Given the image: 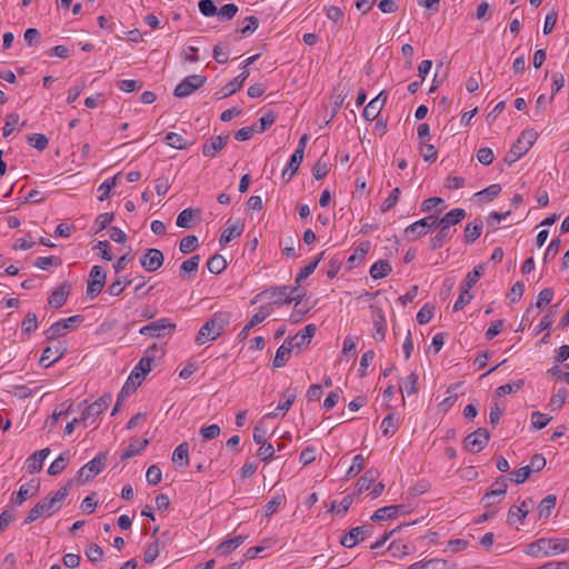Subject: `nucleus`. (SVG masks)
I'll list each match as a JSON object with an SVG mask.
<instances>
[{
	"label": "nucleus",
	"instance_id": "nucleus-9",
	"mask_svg": "<svg viewBox=\"0 0 569 569\" xmlns=\"http://www.w3.org/2000/svg\"><path fill=\"white\" fill-rule=\"evenodd\" d=\"M207 81V77L200 74H191L186 77L176 88L173 94L178 98H184L194 90L202 87Z\"/></svg>",
	"mask_w": 569,
	"mask_h": 569
},
{
	"label": "nucleus",
	"instance_id": "nucleus-29",
	"mask_svg": "<svg viewBox=\"0 0 569 569\" xmlns=\"http://www.w3.org/2000/svg\"><path fill=\"white\" fill-rule=\"evenodd\" d=\"M50 453L49 448L41 449L39 451H36L29 459H28V471L30 473L38 472L43 467V461Z\"/></svg>",
	"mask_w": 569,
	"mask_h": 569
},
{
	"label": "nucleus",
	"instance_id": "nucleus-21",
	"mask_svg": "<svg viewBox=\"0 0 569 569\" xmlns=\"http://www.w3.org/2000/svg\"><path fill=\"white\" fill-rule=\"evenodd\" d=\"M152 361L153 358L151 357H142L138 365L133 368L131 375L129 376V380L132 382L133 387L136 385H141L142 380L144 379V376L151 370Z\"/></svg>",
	"mask_w": 569,
	"mask_h": 569
},
{
	"label": "nucleus",
	"instance_id": "nucleus-59",
	"mask_svg": "<svg viewBox=\"0 0 569 569\" xmlns=\"http://www.w3.org/2000/svg\"><path fill=\"white\" fill-rule=\"evenodd\" d=\"M159 552H160V548H159V541L156 540L153 542H151L150 545H148L146 551H144V555H143V560L144 562L147 563H152L157 557L159 556Z\"/></svg>",
	"mask_w": 569,
	"mask_h": 569
},
{
	"label": "nucleus",
	"instance_id": "nucleus-47",
	"mask_svg": "<svg viewBox=\"0 0 569 569\" xmlns=\"http://www.w3.org/2000/svg\"><path fill=\"white\" fill-rule=\"evenodd\" d=\"M568 396V391L566 388H560L551 398L549 401V407L551 410H559L562 408V406L566 402Z\"/></svg>",
	"mask_w": 569,
	"mask_h": 569
},
{
	"label": "nucleus",
	"instance_id": "nucleus-10",
	"mask_svg": "<svg viewBox=\"0 0 569 569\" xmlns=\"http://www.w3.org/2000/svg\"><path fill=\"white\" fill-rule=\"evenodd\" d=\"M490 438L489 431L486 428H478L465 438L463 447L470 452H480Z\"/></svg>",
	"mask_w": 569,
	"mask_h": 569
},
{
	"label": "nucleus",
	"instance_id": "nucleus-35",
	"mask_svg": "<svg viewBox=\"0 0 569 569\" xmlns=\"http://www.w3.org/2000/svg\"><path fill=\"white\" fill-rule=\"evenodd\" d=\"M392 271L391 264L387 260H378L370 268V276L373 279H382Z\"/></svg>",
	"mask_w": 569,
	"mask_h": 569
},
{
	"label": "nucleus",
	"instance_id": "nucleus-58",
	"mask_svg": "<svg viewBox=\"0 0 569 569\" xmlns=\"http://www.w3.org/2000/svg\"><path fill=\"white\" fill-rule=\"evenodd\" d=\"M86 556L92 562H99L102 560L103 550L97 543H90L86 549Z\"/></svg>",
	"mask_w": 569,
	"mask_h": 569
},
{
	"label": "nucleus",
	"instance_id": "nucleus-19",
	"mask_svg": "<svg viewBox=\"0 0 569 569\" xmlns=\"http://www.w3.org/2000/svg\"><path fill=\"white\" fill-rule=\"evenodd\" d=\"M248 77L249 70H242L239 76H237L232 81L228 82L223 88H221V90L216 92V98L220 100L233 94L241 89Z\"/></svg>",
	"mask_w": 569,
	"mask_h": 569
},
{
	"label": "nucleus",
	"instance_id": "nucleus-13",
	"mask_svg": "<svg viewBox=\"0 0 569 569\" xmlns=\"http://www.w3.org/2000/svg\"><path fill=\"white\" fill-rule=\"evenodd\" d=\"M164 256L161 250L150 248L140 257L141 267L148 272H154L163 264Z\"/></svg>",
	"mask_w": 569,
	"mask_h": 569
},
{
	"label": "nucleus",
	"instance_id": "nucleus-6",
	"mask_svg": "<svg viewBox=\"0 0 569 569\" xmlns=\"http://www.w3.org/2000/svg\"><path fill=\"white\" fill-rule=\"evenodd\" d=\"M438 216L429 214L405 229L406 236L410 240H416L422 236H426L431 228L437 227Z\"/></svg>",
	"mask_w": 569,
	"mask_h": 569
},
{
	"label": "nucleus",
	"instance_id": "nucleus-20",
	"mask_svg": "<svg viewBox=\"0 0 569 569\" xmlns=\"http://www.w3.org/2000/svg\"><path fill=\"white\" fill-rule=\"evenodd\" d=\"M229 136H217L208 139L202 144V154L204 157L214 158L227 144Z\"/></svg>",
	"mask_w": 569,
	"mask_h": 569
},
{
	"label": "nucleus",
	"instance_id": "nucleus-51",
	"mask_svg": "<svg viewBox=\"0 0 569 569\" xmlns=\"http://www.w3.org/2000/svg\"><path fill=\"white\" fill-rule=\"evenodd\" d=\"M38 328V320L36 313L29 312L21 323V331L30 335Z\"/></svg>",
	"mask_w": 569,
	"mask_h": 569
},
{
	"label": "nucleus",
	"instance_id": "nucleus-43",
	"mask_svg": "<svg viewBox=\"0 0 569 569\" xmlns=\"http://www.w3.org/2000/svg\"><path fill=\"white\" fill-rule=\"evenodd\" d=\"M418 376L415 372H411L408 377H406L400 383L401 392H406L408 396L413 395L418 391Z\"/></svg>",
	"mask_w": 569,
	"mask_h": 569
},
{
	"label": "nucleus",
	"instance_id": "nucleus-31",
	"mask_svg": "<svg viewBox=\"0 0 569 569\" xmlns=\"http://www.w3.org/2000/svg\"><path fill=\"white\" fill-rule=\"evenodd\" d=\"M292 350L293 348H291V346H289L284 341L283 345H281L276 352V356L272 361V367L277 369L286 366V363L290 359Z\"/></svg>",
	"mask_w": 569,
	"mask_h": 569
},
{
	"label": "nucleus",
	"instance_id": "nucleus-23",
	"mask_svg": "<svg viewBox=\"0 0 569 569\" xmlns=\"http://www.w3.org/2000/svg\"><path fill=\"white\" fill-rule=\"evenodd\" d=\"M66 351L67 348L62 343H59V346H56L54 348L47 347L42 352L39 365L48 368L50 365L62 358Z\"/></svg>",
	"mask_w": 569,
	"mask_h": 569
},
{
	"label": "nucleus",
	"instance_id": "nucleus-5",
	"mask_svg": "<svg viewBox=\"0 0 569 569\" xmlns=\"http://www.w3.org/2000/svg\"><path fill=\"white\" fill-rule=\"evenodd\" d=\"M272 296L276 297L274 303H290L295 301L297 305L300 303L306 296L303 290H300L298 286L289 287H273L271 288Z\"/></svg>",
	"mask_w": 569,
	"mask_h": 569
},
{
	"label": "nucleus",
	"instance_id": "nucleus-46",
	"mask_svg": "<svg viewBox=\"0 0 569 569\" xmlns=\"http://www.w3.org/2000/svg\"><path fill=\"white\" fill-rule=\"evenodd\" d=\"M69 462V457L64 453H61L56 460L51 462L48 469V473L51 476H57L61 471H63Z\"/></svg>",
	"mask_w": 569,
	"mask_h": 569
},
{
	"label": "nucleus",
	"instance_id": "nucleus-40",
	"mask_svg": "<svg viewBox=\"0 0 569 569\" xmlns=\"http://www.w3.org/2000/svg\"><path fill=\"white\" fill-rule=\"evenodd\" d=\"M242 231H243V228L240 224H233V226L227 227L220 236V239H219L220 244H227V243L231 242L233 239L239 237L242 233Z\"/></svg>",
	"mask_w": 569,
	"mask_h": 569
},
{
	"label": "nucleus",
	"instance_id": "nucleus-2",
	"mask_svg": "<svg viewBox=\"0 0 569 569\" xmlns=\"http://www.w3.org/2000/svg\"><path fill=\"white\" fill-rule=\"evenodd\" d=\"M569 551V538H540L526 548L531 557H550Z\"/></svg>",
	"mask_w": 569,
	"mask_h": 569
},
{
	"label": "nucleus",
	"instance_id": "nucleus-61",
	"mask_svg": "<svg viewBox=\"0 0 569 569\" xmlns=\"http://www.w3.org/2000/svg\"><path fill=\"white\" fill-rule=\"evenodd\" d=\"M365 467V458L361 455L353 457L352 465L347 471V478L357 476Z\"/></svg>",
	"mask_w": 569,
	"mask_h": 569
},
{
	"label": "nucleus",
	"instance_id": "nucleus-28",
	"mask_svg": "<svg viewBox=\"0 0 569 569\" xmlns=\"http://www.w3.org/2000/svg\"><path fill=\"white\" fill-rule=\"evenodd\" d=\"M201 258L199 254H194L183 261L180 266V276L182 279L191 278L199 269Z\"/></svg>",
	"mask_w": 569,
	"mask_h": 569
},
{
	"label": "nucleus",
	"instance_id": "nucleus-42",
	"mask_svg": "<svg viewBox=\"0 0 569 569\" xmlns=\"http://www.w3.org/2000/svg\"><path fill=\"white\" fill-rule=\"evenodd\" d=\"M120 174L121 173H117L116 176H113L110 179H107L103 183H101L99 186V188H98V192H99L98 200L99 201H104L106 199L109 198L110 191L112 188H114L117 186V180L120 177Z\"/></svg>",
	"mask_w": 569,
	"mask_h": 569
},
{
	"label": "nucleus",
	"instance_id": "nucleus-8",
	"mask_svg": "<svg viewBox=\"0 0 569 569\" xmlns=\"http://www.w3.org/2000/svg\"><path fill=\"white\" fill-rule=\"evenodd\" d=\"M174 329H176V323H173L170 319L160 318V319L140 328L139 332H140V335H143V336L161 338L167 335L166 331L171 332Z\"/></svg>",
	"mask_w": 569,
	"mask_h": 569
},
{
	"label": "nucleus",
	"instance_id": "nucleus-48",
	"mask_svg": "<svg viewBox=\"0 0 569 569\" xmlns=\"http://www.w3.org/2000/svg\"><path fill=\"white\" fill-rule=\"evenodd\" d=\"M398 428V420L395 415L390 413L386 416L381 422V429L383 436H392Z\"/></svg>",
	"mask_w": 569,
	"mask_h": 569
},
{
	"label": "nucleus",
	"instance_id": "nucleus-54",
	"mask_svg": "<svg viewBox=\"0 0 569 569\" xmlns=\"http://www.w3.org/2000/svg\"><path fill=\"white\" fill-rule=\"evenodd\" d=\"M425 569H453V566L445 559L432 558L422 560Z\"/></svg>",
	"mask_w": 569,
	"mask_h": 569
},
{
	"label": "nucleus",
	"instance_id": "nucleus-34",
	"mask_svg": "<svg viewBox=\"0 0 569 569\" xmlns=\"http://www.w3.org/2000/svg\"><path fill=\"white\" fill-rule=\"evenodd\" d=\"M172 461L179 467H187L189 465V445L188 442L180 443L172 453Z\"/></svg>",
	"mask_w": 569,
	"mask_h": 569
},
{
	"label": "nucleus",
	"instance_id": "nucleus-50",
	"mask_svg": "<svg viewBox=\"0 0 569 569\" xmlns=\"http://www.w3.org/2000/svg\"><path fill=\"white\" fill-rule=\"evenodd\" d=\"M439 230L435 237L430 239V248L431 250H437L441 248L445 243V241L450 238L451 231H448L441 227H438Z\"/></svg>",
	"mask_w": 569,
	"mask_h": 569
},
{
	"label": "nucleus",
	"instance_id": "nucleus-53",
	"mask_svg": "<svg viewBox=\"0 0 569 569\" xmlns=\"http://www.w3.org/2000/svg\"><path fill=\"white\" fill-rule=\"evenodd\" d=\"M28 141H29V143L33 148H36V149H38L40 151L44 150L48 147V143H49L48 138L44 134H42V133H32V134H30L28 137Z\"/></svg>",
	"mask_w": 569,
	"mask_h": 569
},
{
	"label": "nucleus",
	"instance_id": "nucleus-7",
	"mask_svg": "<svg viewBox=\"0 0 569 569\" xmlns=\"http://www.w3.org/2000/svg\"><path fill=\"white\" fill-rule=\"evenodd\" d=\"M106 463L107 455L102 452L98 453L78 471V481L83 483L94 478L104 468Z\"/></svg>",
	"mask_w": 569,
	"mask_h": 569
},
{
	"label": "nucleus",
	"instance_id": "nucleus-25",
	"mask_svg": "<svg viewBox=\"0 0 569 569\" xmlns=\"http://www.w3.org/2000/svg\"><path fill=\"white\" fill-rule=\"evenodd\" d=\"M70 293V286L68 283L60 284L49 297V305L54 309L61 308Z\"/></svg>",
	"mask_w": 569,
	"mask_h": 569
},
{
	"label": "nucleus",
	"instance_id": "nucleus-15",
	"mask_svg": "<svg viewBox=\"0 0 569 569\" xmlns=\"http://www.w3.org/2000/svg\"><path fill=\"white\" fill-rule=\"evenodd\" d=\"M298 395L297 388L289 387L282 393V400L279 402L278 407L274 411L266 415V418H277L279 416H284V413L291 408Z\"/></svg>",
	"mask_w": 569,
	"mask_h": 569
},
{
	"label": "nucleus",
	"instance_id": "nucleus-49",
	"mask_svg": "<svg viewBox=\"0 0 569 569\" xmlns=\"http://www.w3.org/2000/svg\"><path fill=\"white\" fill-rule=\"evenodd\" d=\"M483 272L485 270L481 264L476 266L472 271L468 272L462 288H468V290H470L477 283Z\"/></svg>",
	"mask_w": 569,
	"mask_h": 569
},
{
	"label": "nucleus",
	"instance_id": "nucleus-63",
	"mask_svg": "<svg viewBox=\"0 0 569 569\" xmlns=\"http://www.w3.org/2000/svg\"><path fill=\"white\" fill-rule=\"evenodd\" d=\"M433 307L430 305H425L417 313V321L420 325L428 323L433 317Z\"/></svg>",
	"mask_w": 569,
	"mask_h": 569
},
{
	"label": "nucleus",
	"instance_id": "nucleus-16",
	"mask_svg": "<svg viewBox=\"0 0 569 569\" xmlns=\"http://www.w3.org/2000/svg\"><path fill=\"white\" fill-rule=\"evenodd\" d=\"M316 330V325H308L302 330H300L296 336L288 338L286 342L293 349H301L303 347H307L311 342V339L315 336Z\"/></svg>",
	"mask_w": 569,
	"mask_h": 569
},
{
	"label": "nucleus",
	"instance_id": "nucleus-45",
	"mask_svg": "<svg viewBox=\"0 0 569 569\" xmlns=\"http://www.w3.org/2000/svg\"><path fill=\"white\" fill-rule=\"evenodd\" d=\"M525 385L522 379L516 380L506 385H502L496 389V393L498 397H502L505 395L518 392Z\"/></svg>",
	"mask_w": 569,
	"mask_h": 569
},
{
	"label": "nucleus",
	"instance_id": "nucleus-38",
	"mask_svg": "<svg viewBox=\"0 0 569 569\" xmlns=\"http://www.w3.org/2000/svg\"><path fill=\"white\" fill-rule=\"evenodd\" d=\"M378 472L375 470H367L357 481V489L362 493L370 489L371 485L376 481Z\"/></svg>",
	"mask_w": 569,
	"mask_h": 569
},
{
	"label": "nucleus",
	"instance_id": "nucleus-17",
	"mask_svg": "<svg viewBox=\"0 0 569 569\" xmlns=\"http://www.w3.org/2000/svg\"><path fill=\"white\" fill-rule=\"evenodd\" d=\"M371 526L355 527L341 538L340 542L346 548H353L371 532Z\"/></svg>",
	"mask_w": 569,
	"mask_h": 569
},
{
	"label": "nucleus",
	"instance_id": "nucleus-27",
	"mask_svg": "<svg viewBox=\"0 0 569 569\" xmlns=\"http://www.w3.org/2000/svg\"><path fill=\"white\" fill-rule=\"evenodd\" d=\"M533 506V500H523L520 506H511L508 511V522L512 523V519L517 518L520 522L525 520L529 512V507Z\"/></svg>",
	"mask_w": 569,
	"mask_h": 569
},
{
	"label": "nucleus",
	"instance_id": "nucleus-26",
	"mask_svg": "<svg viewBox=\"0 0 569 569\" xmlns=\"http://www.w3.org/2000/svg\"><path fill=\"white\" fill-rule=\"evenodd\" d=\"M405 506L402 505H391L387 507L379 508L375 511V513L371 516L372 521H383L388 519L397 518L400 510H402Z\"/></svg>",
	"mask_w": 569,
	"mask_h": 569
},
{
	"label": "nucleus",
	"instance_id": "nucleus-36",
	"mask_svg": "<svg viewBox=\"0 0 569 569\" xmlns=\"http://www.w3.org/2000/svg\"><path fill=\"white\" fill-rule=\"evenodd\" d=\"M557 502V497L555 495H548L546 498L541 500L538 506V515L539 518H549L551 511L555 509Z\"/></svg>",
	"mask_w": 569,
	"mask_h": 569
},
{
	"label": "nucleus",
	"instance_id": "nucleus-62",
	"mask_svg": "<svg viewBox=\"0 0 569 569\" xmlns=\"http://www.w3.org/2000/svg\"><path fill=\"white\" fill-rule=\"evenodd\" d=\"M146 478L150 485L156 486L161 481L162 472L158 466L152 465L148 468Z\"/></svg>",
	"mask_w": 569,
	"mask_h": 569
},
{
	"label": "nucleus",
	"instance_id": "nucleus-14",
	"mask_svg": "<svg viewBox=\"0 0 569 569\" xmlns=\"http://www.w3.org/2000/svg\"><path fill=\"white\" fill-rule=\"evenodd\" d=\"M58 510H60V506H54L53 501H50L49 498H46L41 501H39L28 513L27 518L24 519V523H31L39 519L41 516L47 515L51 516L56 513Z\"/></svg>",
	"mask_w": 569,
	"mask_h": 569
},
{
	"label": "nucleus",
	"instance_id": "nucleus-33",
	"mask_svg": "<svg viewBox=\"0 0 569 569\" xmlns=\"http://www.w3.org/2000/svg\"><path fill=\"white\" fill-rule=\"evenodd\" d=\"M483 223L481 220L468 223L465 229L463 240L466 243H473L481 234Z\"/></svg>",
	"mask_w": 569,
	"mask_h": 569
},
{
	"label": "nucleus",
	"instance_id": "nucleus-4",
	"mask_svg": "<svg viewBox=\"0 0 569 569\" xmlns=\"http://www.w3.org/2000/svg\"><path fill=\"white\" fill-rule=\"evenodd\" d=\"M112 401L111 393H104L98 400L89 405L82 412L80 420L88 427L96 422L97 418L109 407Z\"/></svg>",
	"mask_w": 569,
	"mask_h": 569
},
{
	"label": "nucleus",
	"instance_id": "nucleus-12",
	"mask_svg": "<svg viewBox=\"0 0 569 569\" xmlns=\"http://www.w3.org/2000/svg\"><path fill=\"white\" fill-rule=\"evenodd\" d=\"M81 321H82V317L79 315L72 316V317H69L66 319H61V320L54 322L53 325H51L50 328L46 330L44 335H46L47 339H49V340L57 339L63 335L64 330L72 329V328L77 327L78 325L81 323Z\"/></svg>",
	"mask_w": 569,
	"mask_h": 569
},
{
	"label": "nucleus",
	"instance_id": "nucleus-18",
	"mask_svg": "<svg viewBox=\"0 0 569 569\" xmlns=\"http://www.w3.org/2000/svg\"><path fill=\"white\" fill-rule=\"evenodd\" d=\"M388 99V94L382 91L376 98H373L363 110V117L368 121L377 119L382 108L385 107Z\"/></svg>",
	"mask_w": 569,
	"mask_h": 569
},
{
	"label": "nucleus",
	"instance_id": "nucleus-22",
	"mask_svg": "<svg viewBox=\"0 0 569 569\" xmlns=\"http://www.w3.org/2000/svg\"><path fill=\"white\" fill-rule=\"evenodd\" d=\"M466 217L465 209L455 208L447 212L442 218L438 217L437 227H441L448 231H451L452 226L458 224Z\"/></svg>",
	"mask_w": 569,
	"mask_h": 569
},
{
	"label": "nucleus",
	"instance_id": "nucleus-30",
	"mask_svg": "<svg viewBox=\"0 0 569 569\" xmlns=\"http://www.w3.org/2000/svg\"><path fill=\"white\" fill-rule=\"evenodd\" d=\"M247 539V536H236L231 539H227L222 541L218 547L217 551L222 556L230 555L233 550H236L239 546H241Z\"/></svg>",
	"mask_w": 569,
	"mask_h": 569
},
{
	"label": "nucleus",
	"instance_id": "nucleus-41",
	"mask_svg": "<svg viewBox=\"0 0 569 569\" xmlns=\"http://www.w3.org/2000/svg\"><path fill=\"white\" fill-rule=\"evenodd\" d=\"M207 268L209 272L219 274L227 268V261L222 256L214 254L208 260Z\"/></svg>",
	"mask_w": 569,
	"mask_h": 569
},
{
	"label": "nucleus",
	"instance_id": "nucleus-37",
	"mask_svg": "<svg viewBox=\"0 0 569 569\" xmlns=\"http://www.w3.org/2000/svg\"><path fill=\"white\" fill-rule=\"evenodd\" d=\"M37 491L38 487L24 483L19 488V491L11 500L13 503L21 506L28 498L33 497Z\"/></svg>",
	"mask_w": 569,
	"mask_h": 569
},
{
	"label": "nucleus",
	"instance_id": "nucleus-32",
	"mask_svg": "<svg viewBox=\"0 0 569 569\" xmlns=\"http://www.w3.org/2000/svg\"><path fill=\"white\" fill-rule=\"evenodd\" d=\"M149 445L148 439H134L130 442L128 448L121 453V460H128L139 452H141Z\"/></svg>",
	"mask_w": 569,
	"mask_h": 569
},
{
	"label": "nucleus",
	"instance_id": "nucleus-3",
	"mask_svg": "<svg viewBox=\"0 0 569 569\" xmlns=\"http://www.w3.org/2000/svg\"><path fill=\"white\" fill-rule=\"evenodd\" d=\"M538 138V132L535 130H525L517 139V141L511 146L510 150L507 153L506 162L509 164L519 160L522 156H525L529 149L532 147L535 141Z\"/></svg>",
	"mask_w": 569,
	"mask_h": 569
},
{
	"label": "nucleus",
	"instance_id": "nucleus-56",
	"mask_svg": "<svg viewBox=\"0 0 569 569\" xmlns=\"http://www.w3.org/2000/svg\"><path fill=\"white\" fill-rule=\"evenodd\" d=\"M192 218L193 210L191 208H187L178 214L176 223L180 228H190Z\"/></svg>",
	"mask_w": 569,
	"mask_h": 569
},
{
	"label": "nucleus",
	"instance_id": "nucleus-11",
	"mask_svg": "<svg viewBox=\"0 0 569 569\" xmlns=\"http://www.w3.org/2000/svg\"><path fill=\"white\" fill-rule=\"evenodd\" d=\"M106 272L100 266H93L87 284V296L90 298L97 297L103 289L106 283Z\"/></svg>",
	"mask_w": 569,
	"mask_h": 569
},
{
	"label": "nucleus",
	"instance_id": "nucleus-55",
	"mask_svg": "<svg viewBox=\"0 0 569 569\" xmlns=\"http://www.w3.org/2000/svg\"><path fill=\"white\" fill-rule=\"evenodd\" d=\"M550 420H551V417H549L546 413H541L539 411H535L531 413V423H532V427L537 430L545 428L549 423Z\"/></svg>",
	"mask_w": 569,
	"mask_h": 569
},
{
	"label": "nucleus",
	"instance_id": "nucleus-39",
	"mask_svg": "<svg viewBox=\"0 0 569 569\" xmlns=\"http://www.w3.org/2000/svg\"><path fill=\"white\" fill-rule=\"evenodd\" d=\"M164 140L169 147L178 150H183L191 144V142H188L182 136L176 132H168Z\"/></svg>",
	"mask_w": 569,
	"mask_h": 569
},
{
	"label": "nucleus",
	"instance_id": "nucleus-24",
	"mask_svg": "<svg viewBox=\"0 0 569 569\" xmlns=\"http://www.w3.org/2000/svg\"><path fill=\"white\" fill-rule=\"evenodd\" d=\"M271 307L268 306H261L259 311L254 313L249 322L242 328V330L239 333V338L241 340H244L249 336V331L256 327L257 325L261 323L270 313H271Z\"/></svg>",
	"mask_w": 569,
	"mask_h": 569
},
{
	"label": "nucleus",
	"instance_id": "nucleus-60",
	"mask_svg": "<svg viewBox=\"0 0 569 569\" xmlns=\"http://www.w3.org/2000/svg\"><path fill=\"white\" fill-rule=\"evenodd\" d=\"M368 250H369V243L368 242L367 243H361L360 246H358L355 249L353 254L350 256L349 259H348V263L350 264V267H353L356 261L363 260L366 254L368 253Z\"/></svg>",
	"mask_w": 569,
	"mask_h": 569
},
{
	"label": "nucleus",
	"instance_id": "nucleus-44",
	"mask_svg": "<svg viewBox=\"0 0 569 569\" xmlns=\"http://www.w3.org/2000/svg\"><path fill=\"white\" fill-rule=\"evenodd\" d=\"M199 247V240L196 236H187L181 239L179 250L183 254L191 253Z\"/></svg>",
	"mask_w": 569,
	"mask_h": 569
},
{
	"label": "nucleus",
	"instance_id": "nucleus-52",
	"mask_svg": "<svg viewBox=\"0 0 569 569\" xmlns=\"http://www.w3.org/2000/svg\"><path fill=\"white\" fill-rule=\"evenodd\" d=\"M319 260H313L308 263L306 267L301 268L299 273L296 277V286H300V283L306 280L318 267Z\"/></svg>",
	"mask_w": 569,
	"mask_h": 569
},
{
	"label": "nucleus",
	"instance_id": "nucleus-57",
	"mask_svg": "<svg viewBox=\"0 0 569 569\" xmlns=\"http://www.w3.org/2000/svg\"><path fill=\"white\" fill-rule=\"evenodd\" d=\"M469 291L468 288H461V292L453 305L455 312L461 310L472 300L473 296Z\"/></svg>",
	"mask_w": 569,
	"mask_h": 569
},
{
	"label": "nucleus",
	"instance_id": "nucleus-1",
	"mask_svg": "<svg viewBox=\"0 0 569 569\" xmlns=\"http://www.w3.org/2000/svg\"><path fill=\"white\" fill-rule=\"evenodd\" d=\"M231 313L228 311H218L200 328L196 336V343L202 346L209 341L216 340L230 323Z\"/></svg>",
	"mask_w": 569,
	"mask_h": 569
},
{
	"label": "nucleus",
	"instance_id": "nucleus-64",
	"mask_svg": "<svg viewBox=\"0 0 569 569\" xmlns=\"http://www.w3.org/2000/svg\"><path fill=\"white\" fill-rule=\"evenodd\" d=\"M238 12V7L234 3H228L217 9V14L224 20H231Z\"/></svg>",
	"mask_w": 569,
	"mask_h": 569
}]
</instances>
